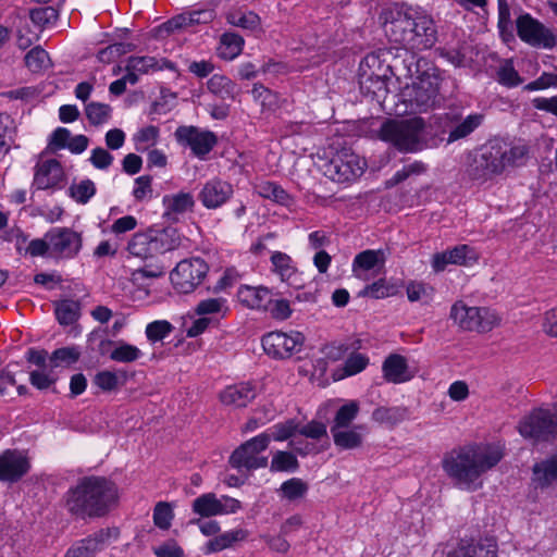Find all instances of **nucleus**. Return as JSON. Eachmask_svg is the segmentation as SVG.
I'll return each mask as SVG.
<instances>
[{"label":"nucleus","instance_id":"nucleus-1","mask_svg":"<svg viewBox=\"0 0 557 557\" xmlns=\"http://www.w3.org/2000/svg\"><path fill=\"white\" fill-rule=\"evenodd\" d=\"M502 457L500 448L495 445L466 446L447 453L442 467L456 487L473 492L482 486V475Z\"/></svg>","mask_w":557,"mask_h":557},{"label":"nucleus","instance_id":"nucleus-2","mask_svg":"<svg viewBox=\"0 0 557 557\" xmlns=\"http://www.w3.org/2000/svg\"><path fill=\"white\" fill-rule=\"evenodd\" d=\"M115 485L103 476H84L66 493L71 513L82 518L104 516L116 502Z\"/></svg>","mask_w":557,"mask_h":557},{"label":"nucleus","instance_id":"nucleus-3","mask_svg":"<svg viewBox=\"0 0 557 557\" xmlns=\"http://www.w3.org/2000/svg\"><path fill=\"white\" fill-rule=\"evenodd\" d=\"M520 434L530 440L550 441L557 436V406L550 409H536L519 424ZM534 482L546 487L557 480V456L536 463L533 468Z\"/></svg>","mask_w":557,"mask_h":557},{"label":"nucleus","instance_id":"nucleus-4","mask_svg":"<svg viewBox=\"0 0 557 557\" xmlns=\"http://www.w3.org/2000/svg\"><path fill=\"white\" fill-rule=\"evenodd\" d=\"M529 153L525 145H509L495 140L484 146L468 169L473 181L484 182L494 175L503 173L507 168L520 166Z\"/></svg>","mask_w":557,"mask_h":557},{"label":"nucleus","instance_id":"nucleus-5","mask_svg":"<svg viewBox=\"0 0 557 557\" xmlns=\"http://www.w3.org/2000/svg\"><path fill=\"white\" fill-rule=\"evenodd\" d=\"M440 84L441 77L435 69L423 71L399 94L405 104L403 113H420L435 108L440 103Z\"/></svg>","mask_w":557,"mask_h":557},{"label":"nucleus","instance_id":"nucleus-6","mask_svg":"<svg viewBox=\"0 0 557 557\" xmlns=\"http://www.w3.org/2000/svg\"><path fill=\"white\" fill-rule=\"evenodd\" d=\"M424 131L425 122L422 117L387 120L381 125L379 137L400 152H417L426 145Z\"/></svg>","mask_w":557,"mask_h":557},{"label":"nucleus","instance_id":"nucleus-7","mask_svg":"<svg viewBox=\"0 0 557 557\" xmlns=\"http://www.w3.org/2000/svg\"><path fill=\"white\" fill-rule=\"evenodd\" d=\"M180 245V237L175 230H149L136 233L127 245L129 255L141 260L154 259L166 251L174 250Z\"/></svg>","mask_w":557,"mask_h":557},{"label":"nucleus","instance_id":"nucleus-8","mask_svg":"<svg viewBox=\"0 0 557 557\" xmlns=\"http://www.w3.org/2000/svg\"><path fill=\"white\" fill-rule=\"evenodd\" d=\"M449 318L465 331L488 332L499 324L498 314L490 308L468 307L463 301H456Z\"/></svg>","mask_w":557,"mask_h":557},{"label":"nucleus","instance_id":"nucleus-9","mask_svg":"<svg viewBox=\"0 0 557 557\" xmlns=\"http://www.w3.org/2000/svg\"><path fill=\"white\" fill-rule=\"evenodd\" d=\"M271 437L268 433H261L242 444L230 457V463L236 469L256 470L268 465V458L260 456L264 451Z\"/></svg>","mask_w":557,"mask_h":557},{"label":"nucleus","instance_id":"nucleus-10","mask_svg":"<svg viewBox=\"0 0 557 557\" xmlns=\"http://www.w3.org/2000/svg\"><path fill=\"white\" fill-rule=\"evenodd\" d=\"M366 161L351 149L337 151L325 166L326 175L335 182H350L362 175Z\"/></svg>","mask_w":557,"mask_h":557},{"label":"nucleus","instance_id":"nucleus-11","mask_svg":"<svg viewBox=\"0 0 557 557\" xmlns=\"http://www.w3.org/2000/svg\"><path fill=\"white\" fill-rule=\"evenodd\" d=\"M207 272V263L200 258H193L178 262L170 277L178 293L189 294L201 284Z\"/></svg>","mask_w":557,"mask_h":557},{"label":"nucleus","instance_id":"nucleus-12","mask_svg":"<svg viewBox=\"0 0 557 557\" xmlns=\"http://www.w3.org/2000/svg\"><path fill=\"white\" fill-rule=\"evenodd\" d=\"M517 32L519 38L532 47L553 49L557 46V36L530 14L517 18Z\"/></svg>","mask_w":557,"mask_h":557},{"label":"nucleus","instance_id":"nucleus-13","mask_svg":"<svg viewBox=\"0 0 557 557\" xmlns=\"http://www.w3.org/2000/svg\"><path fill=\"white\" fill-rule=\"evenodd\" d=\"M50 242V257L72 259L83 247L82 235L70 227H52L47 232Z\"/></svg>","mask_w":557,"mask_h":557},{"label":"nucleus","instance_id":"nucleus-14","mask_svg":"<svg viewBox=\"0 0 557 557\" xmlns=\"http://www.w3.org/2000/svg\"><path fill=\"white\" fill-rule=\"evenodd\" d=\"M305 336L297 331L290 333L271 332L263 336L262 347L264 351L274 358H288L300 350Z\"/></svg>","mask_w":557,"mask_h":557},{"label":"nucleus","instance_id":"nucleus-15","mask_svg":"<svg viewBox=\"0 0 557 557\" xmlns=\"http://www.w3.org/2000/svg\"><path fill=\"white\" fill-rule=\"evenodd\" d=\"M191 508L200 517L209 518L235 513L240 509V502L226 495L219 498L214 493H206L193 500Z\"/></svg>","mask_w":557,"mask_h":557},{"label":"nucleus","instance_id":"nucleus-16","mask_svg":"<svg viewBox=\"0 0 557 557\" xmlns=\"http://www.w3.org/2000/svg\"><path fill=\"white\" fill-rule=\"evenodd\" d=\"M417 14L418 12L412 10L406 12L398 11L396 16H393L391 21L386 20L385 33L389 39L412 49Z\"/></svg>","mask_w":557,"mask_h":557},{"label":"nucleus","instance_id":"nucleus-17","mask_svg":"<svg viewBox=\"0 0 557 557\" xmlns=\"http://www.w3.org/2000/svg\"><path fill=\"white\" fill-rule=\"evenodd\" d=\"M117 537L115 529H101L94 534L76 541L65 553L64 557H94L103 550L111 539Z\"/></svg>","mask_w":557,"mask_h":557},{"label":"nucleus","instance_id":"nucleus-18","mask_svg":"<svg viewBox=\"0 0 557 557\" xmlns=\"http://www.w3.org/2000/svg\"><path fill=\"white\" fill-rule=\"evenodd\" d=\"M234 194L232 184L221 178L206 182L198 194V199L207 209L214 210L225 205Z\"/></svg>","mask_w":557,"mask_h":557},{"label":"nucleus","instance_id":"nucleus-19","mask_svg":"<svg viewBox=\"0 0 557 557\" xmlns=\"http://www.w3.org/2000/svg\"><path fill=\"white\" fill-rule=\"evenodd\" d=\"M178 141L190 147L198 157H203L211 151L216 144V137L211 132H201L193 126H182L175 132Z\"/></svg>","mask_w":557,"mask_h":557},{"label":"nucleus","instance_id":"nucleus-20","mask_svg":"<svg viewBox=\"0 0 557 557\" xmlns=\"http://www.w3.org/2000/svg\"><path fill=\"white\" fill-rule=\"evenodd\" d=\"M29 470V461L23 453L5 450L0 454V481L15 482Z\"/></svg>","mask_w":557,"mask_h":557},{"label":"nucleus","instance_id":"nucleus-21","mask_svg":"<svg viewBox=\"0 0 557 557\" xmlns=\"http://www.w3.org/2000/svg\"><path fill=\"white\" fill-rule=\"evenodd\" d=\"M476 261V255L468 245H458L453 249L435 253L432 259V268L435 272H442L448 264L469 265Z\"/></svg>","mask_w":557,"mask_h":557},{"label":"nucleus","instance_id":"nucleus-22","mask_svg":"<svg viewBox=\"0 0 557 557\" xmlns=\"http://www.w3.org/2000/svg\"><path fill=\"white\" fill-rule=\"evenodd\" d=\"M64 177L63 169L59 161L50 159L37 165L34 176V185L38 189L55 187Z\"/></svg>","mask_w":557,"mask_h":557},{"label":"nucleus","instance_id":"nucleus-23","mask_svg":"<svg viewBox=\"0 0 557 557\" xmlns=\"http://www.w3.org/2000/svg\"><path fill=\"white\" fill-rule=\"evenodd\" d=\"M256 395V388L251 383H239L227 386L220 394V399L224 405L240 408L246 407Z\"/></svg>","mask_w":557,"mask_h":557},{"label":"nucleus","instance_id":"nucleus-24","mask_svg":"<svg viewBox=\"0 0 557 557\" xmlns=\"http://www.w3.org/2000/svg\"><path fill=\"white\" fill-rule=\"evenodd\" d=\"M413 34L412 49L423 50L431 48L436 40V30L432 18L418 13Z\"/></svg>","mask_w":557,"mask_h":557},{"label":"nucleus","instance_id":"nucleus-25","mask_svg":"<svg viewBox=\"0 0 557 557\" xmlns=\"http://www.w3.org/2000/svg\"><path fill=\"white\" fill-rule=\"evenodd\" d=\"M385 260V252L381 249L364 250L355 257L352 262V272L357 277L366 280V273L371 270H375L376 268H383Z\"/></svg>","mask_w":557,"mask_h":557},{"label":"nucleus","instance_id":"nucleus-26","mask_svg":"<svg viewBox=\"0 0 557 557\" xmlns=\"http://www.w3.org/2000/svg\"><path fill=\"white\" fill-rule=\"evenodd\" d=\"M238 300L250 309H264L271 302L270 292L265 287L242 286L237 292Z\"/></svg>","mask_w":557,"mask_h":557},{"label":"nucleus","instance_id":"nucleus-27","mask_svg":"<svg viewBox=\"0 0 557 557\" xmlns=\"http://www.w3.org/2000/svg\"><path fill=\"white\" fill-rule=\"evenodd\" d=\"M162 202L165 208L163 215L173 221L177 220V215L190 210L195 203L193 196L188 193L165 195Z\"/></svg>","mask_w":557,"mask_h":557},{"label":"nucleus","instance_id":"nucleus-28","mask_svg":"<svg viewBox=\"0 0 557 557\" xmlns=\"http://www.w3.org/2000/svg\"><path fill=\"white\" fill-rule=\"evenodd\" d=\"M384 377L391 383H403L410 379L406 359L400 355H391L382 367Z\"/></svg>","mask_w":557,"mask_h":557},{"label":"nucleus","instance_id":"nucleus-29","mask_svg":"<svg viewBox=\"0 0 557 557\" xmlns=\"http://www.w3.org/2000/svg\"><path fill=\"white\" fill-rule=\"evenodd\" d=\"M484 119L485 116L482 113H471L461 119L454 126H451L448 133L447 143L451 144L468 137L483 124Z\"/></svg>","mask_w":557,"mask_h":557},{"label":"nucleus","instance_id":"nucleus-30","mask_svg":"<svg viewBox=\"0 0 557 557\" xmlns=\"http://www.w3.org/2000/svg\"><path fill=\"white\" fill-rule=\"evenodd\" d=\"M213 18V12L210 10H196L181 13L165 23L169 30L186 28L196 24L208 23Z\"/></svg>","mask_w":557,"mask_h":557},{"label":"nucleus","instance_id":"nucleus-31","mask_svg":"<svg viewBox=\"0 0 557 557\" xmlns=\"http://www.w3.org/2000/svg\"><path fill=\"white\" fill-rule=\"evenodd\" d=\"M362 425H356L352 429L331 428L334 444L341 449H355L362 445Z\"/></svg>","mask_w":557,"mask_h":557},{"label":"nucleus","instance_id":"nucleus-32","mask_svg":"<svg viewBox=\"0 0 557 557\" xmlns=\"http://www.w3.org/2000/svg\"><path fill=\"white\" fill-rule=\"evenodd\" d=\"M248 532L244 529H235L226 531L214 539L210 540L205 547V554L221 552L231 547L234 543L246 540Z\"/></svg>","mask_w":557,"mask_h":557},{"label":"nucleus","instance_id":"nucleus-33","mask_svg":"<svg viewBox=\"0 0 557 557\" xmlns=\"http://www.w3.org/2000/svg\"><path fill=\"white\" fill-rule=\"evenodd\" d=\"M273 271L280 275L283 282L294 284L297 276V270L292 258L281 251H275L271 256Z\"/></svg>","mask_w":557,"mask_h":557},{"label":"nucleus","instance_id":"nucleus-34","mask_svg":"<svg viewBox=\"0 0 557 557\" xmlns=\"http://www.w3.org/2000/svg\"><path fill=\"white\" fill-rule=\"evenodd\" d=\"M244 47V38L232 32L224 33L220 39L219 54L225 60H233L240 54Z\"/></svg>","mask_w":557,"mask_h":557},{"label":"nucleus","instance_id":"nucleus-35","mask_svg":"<svg viewBox=\"0 0 557 557\" xmlns=\"http://www.w3.org/2000/svg\"><path fill=\"white\" fill-rule=\"evenodd\" d=\"M447 557H497V550L494 543H479L459 546L450 552Z\"/></svg>","mask_w":557,"mask_h":557},{"label":"nucleus","instance_id":"nucleus-36","mask_svg":"<svg viewBox=\"0 0 557 557\" xmlns=\"http://www.w3.org/2000/svg\"><path fill=\"white\" fill-rule=\"evenodd\" d=\"M207 86L211 94L223 100L235 98L236 85L226 76L215 74L208 81Z\"/></svg>","mask_w":557,"mask_h":557},{"label":"nucleus","instance_id":"nucleus-37","mask_svg":"<svg viewBox=\"0 0 557 557\" xmlns=\"http://www.w3.org/2000/svg\"><path fill=\"white\" fill-rule=\"evenodd\" d=\"M409 411L405 407H379L372 418L379 423L395 425L408 418Z\"/></svg>","mask_w":557,"mask_h":557},{"label":"nucleus","instance_id":"nucleus-38","mask_svg":"<svg viewBox=\"0 0 557 557\" xmlns=\"http://www.w3.org/2000/svg\"><path fill=\"white\" fill-rule=\"evenodd\" d=\"M24 62L32 73H41L51 66V60L48 52L40 46H36L30 49L25 54Z\"/></svg>","mask_w":557,"mask_h":557},{"label":"nucleus","instance_id":"nucleus-39","mask_svg":"<svg viewBox=\"0 0 557 557\" xmlns=\"http://www.w3.org/2000/svg\"><path fill=\"white\" fill-rule=\"evenodd\" d=\"M256 190L259 196L284 206H290L293 202L290 196L273 182H262L256 186Z\"/></svg>","mask_w":557,"mask_h":557},{"label":"nucleus","instance_id":"nucleus-40","mask_svg":"<svg viewBox=\"0 0 557 557\" xmlns=\"http://www.w3.org/2000/svg\"><path fill=\"white\" fill-rule=\"evenodd\" d=\"M15 124L8 114H0V161L10 151L14 143Z\"/></svg>","mask_w":557,"mask_h":557},{"label":"nucleus","instance_id":"nucleus-41","mask_svg":"<svg viewBox=\"0 0 557 557\" xmlns=\"http://www.w3.org/2000/svg\"><path fill=\"white\" fill-rule=\"evenodd\" d=\"M368 364L369 358L366 355L351 351L343 368L335 374L336 380H342L344 377L358 374L363 371Z\"/></svg>","mask_w":557,"mask_h":557},{"label":"nucleus","instance_id":"nucleus-42","mask_svg":"<svg viewBox=\"0 0 557 557\" xmlns=\"http://www.w3.org/2000/svg\"><path fill=\"white\" fill-rule=\"evenodd\" d=\"M112 108L102 102H89L85 106V114L94 126L106 124L111 119Z\"/></svg>","mask_w":557,"mask_h":557},{"label":"nucleus","instance_id":"nucleus-43","mask_svg":"<svg viewBox=\"0 0 557 557\" xmlns=\"http://www.w3.org/2000/svg\"><path fill=\"white\" fill-rule=\"evenodd\" d=\"M79 304L75 300H62L55 306V317L60 324L71 325L79 317Z\"/></svg>","mask_w":557,"mask_h":557},{"label":"nucleus","instance_id":"nucleus-44","mask_svg":"<svg viewBox=\"0 0 557 557\" xmlns=\"http://www.w3.org/2000/svg\"><path fill=\"white\" fill-rule=\"evenodd\" d=\"M299 467L296 456L289 451L277 450L271 460L272 472H295Z\"/></svg>","mask_w":557,"mask_h":557},{"label":"nucleus","instance_id":"nucleus-45","mask_svg":"<svg viewBox=\"0 0 557 557\" xmlns=\"http://www.w3.org/2000/svg\"><path fill=\"white\" fill-rule=\"evenodd\" d=\"M360 82V88L367 94H372L373 98L377 100H385L387 92L385 81L379 76L367 75L366 72L362 74Z\"/></svg>","mask_w":557,"mask_h":557},{"label":"nucleus","instance_id":"nucleus-46","mask_svg":"<svg viewBox=\"0 0 557 557\" xmlns=\"http://www.w3.org/2000/svg\"><path fill=\"white\" fill-rule=\"evenodd\" d=\"M308 492V484L299 478H292L282 483L280 493L283 498L294 502L305 497Z\"/></svg>","mask_w":557,"mask_h":557},{"label":"nucleus","instance_id":"nucleus-47","mask_svg":"<svg viewBox=\"0 0 557 557\" xmlns=\"http://www.w3.org/2000/svg\"><path fill=\"white\" fill-rule=\"evenodd\" d=\"M24 24H26V13H16L12 17V25L16 28V37H17V46L20 49L25 50L30 47L35 41L39 39L38 34H34L33 36H28L24 29Z\"/></svg>","mask_w":557,"mask_h":557},{"label":"nucleus","instance_id":"nucleus-48","mask_svg":"<svg viewBox=\"0 0 557 557\" xmlns=\"http://www.w3.org/2000/svg\"><path fill=\"white\" fill-rule=\"evenodd\" d=\"M227 22L243 29L255 30L260 26V18L253 12H231L226 16Z\"/></svg>","mask_w":557,"mask_h":557},{"label":"nucleus","instance_id":"nucleus-49","mask_svg":"<svg viewBox=\"0 0 557 557\" xmlns=\"http://www.w3.org/2000/svg\"><path fill=\"white\" fill-rule=\"evenodd\" d=\"M79 350L76 347H62L55 349L50 356V368L66 367L75 363L79 358Z\"/></svg>","mask_w":557,"mask_h":557},{"label":"nucleus","instance_id":"nucleus-50","mask_svg":"<svg viewBox=\"0 0 557 557\" xmlns=\"http://www.w3.org/2000/svg\"><path fill=\"white\" fill-rule=\"evenodd\" d=\"M159 138V128L154 125H148L146 127L140 128L134 135V141L136 145L137 151L148 150L150 147L154 146Z\"/></svg>","mask_w":557,"mask_h":557},{"label":"nucleus","instance_id":"nucleus-51","mask_svg":"<svg viewBox=\"0 0 557 557\" xmlns=\"http://www.w3.org/2000/svg\"><path fill=\"white\" fill-rule=\"evenodd\" d=\"M29 20L39 30L47 25L53 24L58 17V11L52 7L33 9L28 13Z\"/></svg>","mask_w":557,"mask_h":557},{"label":"nucleus","instance_id":"nucleus-52","mask_svg":"<svg viewBox=\"0 0 557 557\" xmlns=\"http://www.w3.org/2000/svg\"><path fill=\"white\" fill-rule=\"evenodd\" d=\"M143 356L141 350L131 344L120 343L110 354V359L117 362H133Z\"/></svg>","mask_w":557,"mask_h":557},{"label":"nucleus","instance_id":"nucleus-53","mask_svg":"<svg viewBox=\"0 0 557 557\" xmlns=\"http://www.w3.org/2000/svg\"><path fill=\"white\" fill-rule=\"evenodd\" d=\"M359 412V406L356 401H349L343 405L336 412L333 425L331 428H348L356 419Z\"/></svg>","mask_w":557,"mask_h":557},{"label":"nucleus","instance_id":"nucleus-54","mask_svg":"<svg viewBox=\"0 0 557 557\" xmlns=\"http://www.w3.org/2000/svg\"><path fill=\"white\" fill-rule=\"evenodd\" d=\"M95 194L96 186L90 180H83L70 187L71 197L78 203H87Z\"/></svg>","mask_w":557,"mask_h":557},{"label":"nucleus","instance_id":"nucleus-55","mask_svg":"<svg viewBox=\"0 0 557 557\" xmlns=\"http://www.w3.org/2000/svg\"><path fill=\"white\" fill-rule=\"evenodd\" d=\"M173 331L172 324L166 320H157L146 326V336L149 342L156 343L168 337Z\"/></svg>","mask_w":557,"mask_h":557},{"label":"nucleus","instance_id":"nucleus-56","mask_svg":"<svg viewBox=\"0 0 557 557\" xmlns=\"http://www.w3.org/2000/svg\"><path fill=\"white\" fill-rule=\"evenodd\" d=\"M124 373H115L111 371H101L96 374L94 383L102 391L109 392L116 388L120 384L125 381Z\"/></svg>","mask_w":557,"mask_h":557},{"label":"nucleus","instance_id":"nucleus-57","mask_svg":"<svg viewBox=\"0 0 557 557\" xmlns=\"http://www.w3.org/2000/svg\"><path fill=\"white\" fill-rule=\"evenodd\" d=\"M227 310H228V307L226 305V299L223 297L208 298V299L201 300L196 307V312L199 315L214 314V313H222L224 315L227 312Z\"/></svg>","mask_w":557,"mask_h":557},{"label":"nucleus","instance_id":"nucleus-58","mask_svg":"<svg viewBox=\"0 0 557 557\" xmlns=\"http://www.w3.org/2000/svg\"><path fill=\"white\" fill-rule=\"evenodd\" d=\"M174 518V512L172 506L166 502H159L153 509V522L154 524L162 529L168 530Z\"/></svg>","mask_w":557,"mask_h":557},{"label":"nucleus","instance_id":"nucleus-59","mask_svg":"<svg viewBox=\"0 0 557 557\" xmlns=\"http://www.w3.org/2000/svg\"><path fill=\"white\" fill-rule=\"evenodd\" d=\"M160 69L161 66L153 57H131L126 63V70H135L139 74H148Z\"/></svg>","mask_w":557,"mask_h":557},{"label":"nucleus","instance_id":"nucleus-60","mask_svg":"<svg viewBox=\"0 0 557 557\" xmlns=\"http://www.w3.org/2000/svg\"><path fill=\"white\" fill-rule=\"evenodd\" d=\"M29 381L38 389H47L57 381L53 369H37L30 372Z\"/></svg>","mask_w":557,"mask_h":557},{"label":"nucleus","instance_id":"nucleus-61","mask_svg":"<svg viewBox=\"0 0 557 557\" xmlns=\"http://www.w3.org/2000/svg\"><path fill=\"white\" fill-rule=\"evenodd\" d=\"M497 81L506 87H516L522 83L519 73L515 70L511 61H506L497 71Z\"/></svg>","mask_w":557,"mask_h":557},{"label":"nucleus","instance_id":"nucleus-62","mask_svg":"<svg viewBox=\"0 0 557 557\" xmlns=\"http://www.w3.org/2000/svg\"><path fill=\"white\" fill-rule=\"evenodd\" d=\"M135 49L133 44L119 42L111 45L98 52V60L103 63H110L117 57L131 52Z\"/></svg>","mask_w":557,"mask_h":557},{"label":"nucleus","instance_id":"nucleus-63","mask_svg":"<svg viewBox=\"0 0 557 557\" xmlns=\"http://www.w3.org/2000/svg\"><path fill=\"white\" fill-rule=\"evenodd\" d=\"M433 296V288L421 282H410L407 285V297L410 301H429Z\"/></svg>","mask_w":557,"mask_h":557},{"label":"nucleus","instance_id":"nucleus-64","mask_svg":"<svg viewBox=\"0 0 557 557\" xmlns=\"http://www.w3.org/2000/svg\"><path fill=\"white\" fill-rule=\"evenodd\" d=\"M393 294V287L388 286L384 278H380L372 284L364 286L359 293L360 296L371 297L374 299H381L388 297Z\"/></svg>","mask_w":557,"mask_h":557}]
</instances>
